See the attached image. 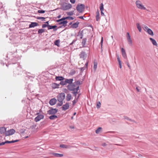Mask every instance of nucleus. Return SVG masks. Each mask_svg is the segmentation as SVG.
Here are the masks:
<instances>
[{
    "label": "nucleus",
    "instance_id": "obj_1",
    "mask_svg": "<svg viewBox=\"0 0 158 158\" xmlns=\"http://www.w3.org/2000/svg\"><path fill=\"white\" fill-rule=\"evenodd\" d=\"M72 7V6L70 4L65 3L61 5L60 8L63 10H66L69 9Z\"/></svg>",
    "mask_w": 158,
    "mask_h": 158
},
{
    "label": "nucleus",
    "instance_id": "obj_2",
    "mask_svg": "<svg viewBox=\"0 0 158 158\" xmlns=\"http://www.w3.org/2000/svg\"><path fill=\"white\" fill-rule=\"evenodd\" d=\"M76 10L80 13H82L85 10V6L82 4H78L76 6Z\"/></svg>",
    "mask_w": 158,
    "mask_h": 158
},
{
    "label": "nucleus",
    "instance_id": "obj_3",
    "mask_svg": "<svg viewBox=\"0 0 158 158\" xmlns=\"http://www.w3.org/2000/svg\"><path fill=\"white\" fill-rule=\"evenodd\" d=\"M137 7L139 9L141 10H145L146 8L142 5L141 2L139 1H137L135 2Z\"/></svg>",
    "mask_w": 158,
    "mask_h": 158
},
{
    "label": "nucleus",
    "instance_id": "obj_4",
    "mask_svg": "<svg viewBox=\"0 0 158 158\" xmlns=\"http://www.w3.org/2000/svg\"><path fill=\"white\" fill-rule=\"evenodd\" d=\"M74 83L72 84H69L67 86V88L70 91H74L76 90L77 87Z\"/></svg>",
    "mask_w": 158,
    "mask_h": 158
},
{
    "label": "nucleus",
    "instance_id": "obj_5",
    "mask_svg": "<svg viewBox=\"0 0 158 158\" xmlns=\"http://www.w3.org/2000/svg\"><path fill=\"white\" fill-rule=\"evenodd\" d=\"M15 131L13 129H10L8 130L5 133V136H7L10 135H13L15 132Z\"/></svg>",
    "mask_w": 158,
    "mask_h": 158
},
{
    "label": "nucleus",
    "instance_id": "obj_6",
    "mask_svg": "<svg viewBox=\"0 0 158 158\" xmlns=\"http://www.w3.org/2000/svg\"><path fill=\"white\" fill-rule=\"evenodd\" d=\"M57 111V110L56 109H51L48 111V113L49 114H54Z\"/></svg>",
    "mask_w": 158,
    "mask_h": 158
},
{
    "label": "nucleus",
    "instance_id": "obj_7",
    "mask_svg": "<svg viewBox=\"0 0 158 158\" xmlns=\"http://www.w3.org/2000/svg\"><path fill=\"white\" fill-rule=\"evenodd\" d=\"M80 58H83L85 60L87 56V54L84 51H82L79 55Z\"/></svg>",
    "mask_w": 158,
    "mask_h": 158
},
{
    "label": "nucleus",
    "instance_id": "obj_8",
    "mask_svg": "<svg viewBox=\"0 0 158 158\" xmlns=\"http://www.w3.org/2000/svg\"><path fill=\"white\" fill-rule=\"evenodd\" d=\"M44 116L42 114L38 115L35 118V120L36 122H38L40 121L41 119L44 118Z\"/></svg>",
    "mask_w": 158,
    "mask_h": 158
},
{
    "label": "nucleus",
    "instance_id": "obj_9",
    "mask_svg": "<svg viewBox=\"0 0 158 158\" xmlns=\"http://www.w3.org/2000/svg\"><path fill=\"white\" fill-rule=\"evenodd\" d=\"M68 22L66 20L60 21V28L62 27L63 26L65 27L67 26L66 24Z\"/></svg>",
    "mask_w": 158,
    "mask_h": 158
},
{
    "label": "nucleus",
    "instance_id": "obj_10",
    "mask_svg": "<svg viewBox=\"0 0 158 158\" xmlns=\"http://www.w3.org/2000/svg\"><path fill=\"white\" fill-rule=\"evenodd\" d=\"M69 106V104L68 103H66V104L64 105L61 107V108L63 110H65L68 109Z\"/></svg>",
    "mask_w": 158,
    "mask_h": 158
},
{
    "label": "nucleus",
    "instance_id": "obj_11",
    "mask_svg": "<svg viewBox=\"0 0 158 158\" xmlns=\"http://www.w3.org/2000/svg\"><path fill=\"white\" fill-rule=\"evenodd\" d=\"M56 100L55 98H52L49 101V104L52 106L55 105L56 102Z\"/></svg>",
    "mask_w": 158,
    "mask_h": 158
},
{
    "label": "nucleus",
    "instance_id": "obj_12",
    "mask_svg": "<svg viewBox=\"0 0 158 158\" xmlns=\"http://www.w3.org/2000/svg\"><path fill=\"white\" fill-rule=\"evenodd\" d=\"M79 23L77 21L76 23L73 24L71 26V27L73 28H76L78 27Z\"/></svg>",
    "mask_w": 158,
    "mask_h": 158
},
{
    "label": "nucleus",
    "instance_id": "obj_13",
    "mask_svg": "<svg viewBox=\"0 0 158 158\" xmlns=\"http://www.w3.org/2000/svg\"><path fill=\"white\" fill-rule=\"evenodd\" d=\"M38 24L36 22H31L29 25V28L34 27L37 26Z\"/></svg>",
    "mask_w": 158,
    "mask_h": 158
},
{
    "label": "nucleus",
    "instance_id": "obj_14",
    "mask_svg": "<svg viewBox=\"0 0 158 158\" xmlns=\"http://www.w3.org/2000/svg\"><path fill=\"white\" fill-rule=\"evenodd\" d=\"M6 132V129L4 127H0V133L2 134Z\"/></svg>",
    "mask_w": 158,
    "mask_h": 158
},
{
    "label": "nucleus",
    "instance_id": "obj_15",
    "mask_svg": "<svg viewBox=\"0 0 158 158\" xmlns=\"http://www.w3.org/2000/svg\"><path fill=\"white\" fill-rule=\"evenodd\" d=\"M59 85L55 83H53L52 84L51 86L53 89L57 88H59Z\"/></svg>",
    "mask_w": 158,
    "mask_h": 158
},
{
    "label": "nucleus",
    "instance_id": "obj_16",
    "mask_svg": "<svg viewBox=\"0 0 158 158\" xmlns=\"http://www.w3.org/2000/svg\"><path fill=\"white\" fill-rule=\"evenodd\" d=\"M149 39L154 45L157 46V44L155 40L152 38H150Z\"/></svg>",
    "mask_w": 158,
    "mask_h": 158
},
{
    "label": "nucleus",
    "instance_id": "obj_17",
    "mask_svg": "<svg viewBox=\"0 0 158 158\" xmlns=\"http://www.w3.org/2000/svg\"><path fill=\"white\" fill-rule=\"evenodd\" d=\"M79 86H77V88H76V90H75L74 91H73L72 92V93H73V95L75 97H76V95H77V92H78V90H79Z\"/></svg>",
    "mask_w": 158,
    "mask_h": 158
},
{
    "label": "nucleus",
    "instance_id": "obj_18",
    "mask_svg": "<svg viewBox=\"0 0 158 158\" xmlns=\"http://www.w3.org/2000/svg\"><path fill=\"white\" fill-rule=\"evenodd\" d=\"M65 79V82H66V84L68 83L69 84H70L72 83L73 81V79Z\"/></svg>",
    "mask_w": 158,
    "mask_h": 158
},
{
    "label": "nucleus",
    "instance_id": "obj_19",
    "mask_svg": "<svg viewBox=\"0 0 158 158\" xmlns=\"http://www.w3.org/2000/svg\"><path fill=\"white\" fill-rule=\"evenodd\" d=\"M99 12L98 10L96 12V19L97 21H98L99 19Z\"/></svg>",
    "mask_w": 158,
    "mask_h": 158
},
{
    "label": "nucleus",
    "instance_id": "obj_20",
    "mask_svg": "<svg viewBox=\"0 0 158 158\" xmlns=\"http://www.w3.org/2000/svg\"><path fill=\"white\" fill-rule=\"evenodd\" d=\"M60 147L63 148H70V146L65 144H60Z\"/></svg>",
    "mask_w": 158,
    "mask_h": 158
},
{
    "label": "nucleus",
    "instance_id": "obj_21",
    "mask_svg": "<svg viewBox=\"0 0 158 158\" xmlns=\"http://www.w3.org/2000/svg\"><path fill=\"white\" fill-rule=\"evenodd\" d=\"M71 94H68L66 97V100L67 101H69L71 100Z\"/></svg>",
    "mask_w": 158,
    "mask_h": 158
},
{
    "label": "nucleus",
    "instance_id": "obj_22",
    "mask_svg": "<svg viewBox=\"0 0 158 158\" xmlns=\"http://www.w3.org/2000/svg\"><path fill=\"white\" fill-rule=\"evenodd\" d=\"M87 39L86 38H84L82 40V44L83 47H85V45Z\"/></svg>",
    "mask_w": 158,
    "mask_h": 158
},
{
    "label": "nucleus",
    "instance_id": "obj_23",
    "mask_svg": "<svg viewBox=\"0 0 158 158\" xmlns=\"http://www.w3.org/2000/svg\"><path fill=\"white\" fill-rule=\"evenodd\" d=\"M97 62H94L93 69L94 72L96 71L97 69Z\"/></svg>",
    "mask_w": 158,
    "mask_h": 158
},
{
    "label": "nucleus",
    "instance_id": "obj_24",
    "mask_svg": "<svg viewBox=\"0 0 158 158\" xmlns=\"http://www.w3.org/2000/svg\"><path fill=\"white\" fill-rule=\"evenodd\" d=\"M148 33L150 35L153 36L154 35L153 31L150 29H148V31H147Z\"/></svg>",
    "mask_w": 158,
    "mask_h": 158
},
{
    "label": "nucleus",
    "instance_id": "obj_25",
    "mask_svg": "<svg viewBox=\"0 0 158 158\" xmlns=\"http://www.w3.org/2000/svg\"><path fill=\"white\" fill-rule=\"evenodd\" d=\"M136 25L137 28H138L139 31L141 32V31L142 29L141 26H140L139 23H137L136 24Z\"/></svg>",
    "mask_w": 158,
    "mask_h": 158
},
{
    "label": "nucleus",
    "instance_id": "obj_26",
    "mask_svg": "<svg viewBox=\"0 0 158 158\" xmlns=\"http://www.w3.org/2000/svg\"><path fill=\"white\" fill-rule=\"evenodd\" d=\"M65 95L64 93H60V98H61V99L63 100L65 98Z\"/></svg>",
    "mask_w": 158,
    "mask_h": 158
},
{
    "label": "nucleus",
    "instance_id": "obj_27",
    "mask_svg": "<svg viewBox=\"0 0 158 158\" xmlns=\"http://www.w3.org/2000/svg\"><path fill=\"white\" fill-rule=\"evenodd\" d=\"M19 141V140H12L11 141H6V143H13L15 142H17Z\"/></svg>",
    "mask_w": 158,
    "mask_h": 158
},
{
    "label": "nucleus",
    "instance_id": "obj_28",
    "mask_svg": "<svg viewBox=\"0 0 158 158\" xmlns=\"http://www.w3.org/2000/svg\"><path fill=\"white\" fill-rule=\"evenodd\" d=\"M57 118V116L55 115H52L50 116L49 117V118L50 119H54L56 118Z\"/></svg>",
    "mask_w": 158,
    "mask_h": 158
},
{
    "label": "nucleus",
    "instance_id": "obj_29",
    "mask_svg": "<svg viewBox=\"0 0 158 158\" xmlns=\"http://www.w3.org/2000/svg\"><path fill=\"white\" fill-rule=\"evenodd\" d=\"M76 86H79L81 83L80 81H77L73 83Z\"/></svg>",
    "mask_w": 158,
    "mask_h": 158
},
{
    "label": "nucleus",
    "instance_id": "obj_30",
    "mask_svg": "<svg viewBox=\"0 0 158 158\" xmlns=\"http://www.w3.org/2000/svg\"><path fill=\"white\" fill-rule=\"evenodd\" d=\"M102 129V128L101 127H98L97 129L96 130V133L97 134H99Z\"/></svg>",
    "mask_w": 158,
    "mask_h": 158
},
{
    "label": "nucleus",
    "instance_id": "obj_31",
    "mask_svg": "<svg viewBox=\"0 0 158 158\" xmlns=\"http://www.w3.org/2000/svg\"><path fill=\"white\" fill-rule=\"evenodd\" d=\"M66 84V82H65V79L64 80H62L60 82V85H64Z\"/></svg>",
    "mask_w": 158,
    "mask_h": 158
},
{
    "label": "nucleus",
    "instance_id": "obj_32",
    "mask_svg": "<svg viewBox=\"0 0 158 158\" xmlns=\"http://www.w3.org/2000/svg\"><path fill=\"white\" fill-rule=\"evenodd\" d=\"M75 10V9H74V10L71 11L70 12H68L67 13V15L69 16H71L73 14Z\"/></svg>",
    "mask_w": 158,
    "mask_h": 158
},
{
    "label": "nucleus",
    "instance_id": "obj_33",
    "mask_svg": "<svg viewBox=\"0 0 158 158\" xmlns=\"http://www.w3.org/2000/svg\"><path fill=\"white\" fill-rule=\"evenodd\" d=\"M54 44L58 47L59 46V40H56L54 42Z\"/></svg>",
    "mask_w": 158,
    "mask_h": 158
},
{
    "label": "nucleus",
    "instance_id": "obj_34",
    "mask_svg": "<svg viewBox=\"0 0 158 158\" xmlns=\"http://www.w3.org/2000/svg\"><path fill=\"white\" fill-rule=\"evenodd\" d=\"M128 44L131 45H132V42L131 38L127 39Z\"/></svg>",
    "mask_w": 158,
    "mask_h": 158
},
{
    "label": "nucleus",
    "instance_id": "obj_35",
    "mask_svg": "<svg viewBox=\"0 0 158 158\" xmlns=\"http://www.w3.org/2000/svg\"><path fill=\"white\" fill-rule=\"evenodd\" d=\"M56 26H50V25H48V29H52L56 27Z\"/></svg>",
    "mask_w": 158,
    "mask_h": 158
},
{
    "label": "nucleus",
    "instance_id": "obj_36",
    "mask_svg": "<svg viewBox=\"0 0 158 158\" xmlns=\"http://www.w3.org/2000/svg\"><path fill=\"white\" fill-rule=\"evenodd\" d=\"M36 19H40L42 21H45V18L43 17H37Z\"/></svg>",
    "mask_w": 158,
    "mask_h": 158
},
{
    "label": "nucleus",
    "instance_id": "obj_37",
    "mask_svg": "<svg viewBox=\"0 0 158 158\" xmlns=\"http://www.w3.org/2000/svg\"><path fill=\"white\" fill-rule=\"evenodd\" d=\"M44 31V29H40L38 31V33L39 34H41L43 33Z\"/></svg>",
    "mask_w": 158,
    "mask_h": 158
},
{
    "label": "nucleus",
    "instance_id": "obj_38",
    "mask_svg": "<svg viewBox=\"0 0 158 158\" xmlns=\"http://www.w3.org/2000/svg\"><path fill=\"white\" fill-rule=\"evenodd\" d=\"M122 55L123 58L125 59H127V57L126 52L122 53Z\"/></svg>",
    "mask_w": 158,
    "mask_h": 158
},
{
    "label": "nucleus",
    "instance_id": "obj_39",
    "mask_svg": "<svg viewBox=\"0 0 158 158\" xmlns=\"http://www.w3.org/2000/svg\"><path fill=\"white\" fill-rule=\"evenodd\" d=\"M100 9L101 11L104 10L103 4L102 3H101Z\"/></svg>",
    "mask_w": 158,
    "mask_h": 158
},
{
    "label": "nucleus",
    "instance_id": "obj_40",
    "mask_svg": "<svg viewBox=\"0 0 158 158\" xmlns=\"http://www.w3.org/2000/svg\"><path fill=\"white\" fill-rule=\"evenodd\" d=\"M117 59L118 63L119 65H121V61L120 60L119 57L118 56H117Z\"/></svg>",
    "mask_w": 158,
    "mask_h": 158
},
{
    "label": "nucleus",
    "instance_id": "obj_41",
    "mask_svg": "<svg viewBox=\"0 0 158 158\" xmlns=\"http://www.w3.org/2000/svg\"><path fill=\"white\" fill-rule=\"evenodd\" d=\"M103 42V37H102L100 44H101V49L102 51V44Z\"/></svg>",
    "mask_w": 158,
    "mask_h": 158
},
{
    "label": "nucleus",
    "instance_id": "obj_42",
    "mask_svg": "<svg viewBox=\"0 0 158 158\" xmlns=\"http://www.w3.org/2000/svg\"><path fill=\"white\" fill-rule=\"evenodd\" d=\"M16 65L18 66L17 69L21 71V68L20 65L18 63L16 64Z\"/></svg>",
    "mask_w": 158,
    "mask_h": 158
},
{
    "label": "nucleus",
    "instance_id": "obj_43",
    "mask_svg": "<svg viewBox=\"0 0 158 158\" xmlns=\"http://www.w3.org/2000/svg\"><path fill=\"white\" fill-rule=\"evenodd\" d=\"M65 18L69 20H73L74 19V18L73 17L71 16H68L66 17H65Z\"/></svg>",
    "mask_w": 158,
    "mask_h": 158
},
{
    "label": "nucleus",
    "instance_id": "obj_44",
    "mask_svg": "<svg viewBox=\"0 0 158 158\" xmlns=\"http://www.w3.org/2000/svg\"><path fill=\"white\" fill-rule=\"evenodd\" d=\"M101 103L100 102H99L98 103H97V105H96V107L97 109H99L100 108V106H101Z\"/></svg>",
    "mask_w": 158,
    "mask_h": 158
},
{
    "label": "nucleus",
    "instance_id": "obj_45",
    "mask_svg": "<svg viewBox=\"0 0 158 158\" xmlns=\"http://www.w3.org/2000/svg\"><path fill=\"white\" fill-rule=\"evenodd\" d=\"M78 100H77V98H75V99L73 101V105H74L75 104V103L77 102Z\"/></svg>",
    "mask_w": 158,
    "mask_h": 158
},
{
    "label": "nucleus",
    "instance_id": "obj_46",
    "mask_svg": "<svg viewBox=\"0 0 158 158\" xmlns=\"http://www.w3.org/2000/svg\"><path fill=\"white\" fill-rule=\"evenodd\" d=\"M39 13H44L45 12V11L43 10H39L38 11Z\"/></svg>",
    "mask_w": 158,
    "mask_h": 158
},
{
    "label": "nucleus",
    "instance_id": "obj_47",
    "mask_svg": "<svg viewBox=\"0 0 158 158\" xmlns=\"http://www.w3.org/2000/svg\"><path fill=\"white\" fill-rule=\"evenodd\" d=\"M49 25L48 24H43L42 25V28H45V27H48V25Z\"/></svg>",
    "mask_w": 158,
    "mask_h": 158
},
{
    "label": "nucleus",
    "instance_id": "obj_48",
    "mask_svg": "<svg viewBox=\"0 0 158 158\" xmlns=\"http://www.w3.org/2000/svg\"><path fill=\"white\" fill-rule=\"evenodd\" d=\"M125 63L127 64V66H128V67L130 69L131 68V66H130V65L129 64L128 60L126 61L125 62Z\"/></svg>",
    "mask_w": 158,
    "mask_h": 158
},
{
    "label": "nucleus",
    "instance_id": "obj_49",
    "mask_svg": "<svg viewBox=\"0 0 158 158\" xmlns=\"http://www.w3.org/2000/svg\"><path fill=\"white\" fill-rule=\"evenodd\" d=\"M79 34V33L78 34V35H79L80 36V39H82L83 38V34L82 33H81L80 35Z\"/></svg>",
    "mask_w": 158,
    "mask_h": 158
},
{
    "label": "nucleus",
    "instance_id": "obj_50",
    "mask_svg": "<svg viewBox=\"0 0 158 158\" xmlns=\"http://www.w3.org/2000/svg\"><path fill=\"white\" fill-rule=\"evenodd\" d=\"M127 39L131 38V36H130V34L128 32H127Z\"/></svg>",
    "mask_w": 158,
    "mask_h": 158
},
{
    "label": "nucleus",
    "instance_id": "obj_51",
    "mask_svg": "<svg viewBox=\"0 0 158 158\" xmlns=\"http://www.w3.org/2000/svg\"><path fill=\"white\" fill-rule=\"evenodd\" d=\"M75 73V71L73 70H72L71 72L70 73V74L72 75H73Z\"/></svg>",
    "mask_w": 158,
    "mask_h": 158
},
{
    "label": "nucleus",
    "instance_id": "obj_52",
    "mask_svg": "<svg viewBox=\"0 0 158 158\" xmlns=\"http://www.w3.org/2000/svg\"><path fill=\"white\" fill-rule=\"evenodd\" d=\"M77 39H75V40H73V42H72L70 44V45H72V44H73V43H75V42L77 41Z\"/></svg>",
    "mask_w": 158,
    "mask_h": 158
},
{
    "label": "nucleus",
    "instance_id": "obj_53",
    "mask_svg": "<svg viewBox=\"0 0 158 158\" xmlns=\"http://www.w3.org/2000/svg\"><path fill=\"white\" fill-rule=\"evenodd\" d=\"M149 28L148 27H147V26H145V27H144V30L145 31H148V29H149Z\"/></svg>",
    "mask_w": 158,
    "mask_h": 158
},
{
    "label": "nucleus",
    "instance_id": "obj_54",
    "mask_svg": "<svg viewBox=\"0 0 158 158\" xmlns=\"http://www.w3.org/2000/svg\"><path fill=\"white\" fill-rule=\"evenodd\" d=\"M5 143H6V141L4 142H2L1 143H0V146L3 145L5 144Z\"/></svg>",
    "mask_w": 158,
    "mask_h": 158
},
{
    "label": "nucleus",
    "instance_id": "obj_55",
    "mask_svg": "<svg viewBox=\"0 0 158 158\" xmlns=\"http://www.w3.org/2000/svg\"><path fill=\"white\" fill-rule=\"evenodd\" d=\"M121 52L122 53L126 52L125 50L123 48H122L121 49Z\"/></svg>",
    "mask_w": 158,
    "mask_h": 158
},
{
    "label": "nucleus",
    "instance_id": "obj_56",
    "mask_svg": "<svg viewBox=\"0 0 158 158\" xmlns=\"http://www.w3.org/2000/svg\"><path fill=\"white\" fill-rule=\"evenodd\" d=\"M53 155L55 156H57V157L59 156V154H58V153H54Z\"/></svg>",
    "mask_w": 158,
    "mask_h": 158
},
{
    "label": "nucleus",
    "instance_id": "obj_57",
    "mask_svg": "<svg viewBox=\"0 0 158 158\" xmlns=\"http://www.w3.org/2000/svg\"><path fill=\"white\" fill-rule=\"evenodd\" d=\"M124 118L125 119H127V120H129L130 119L128 117H127L126 116H124Z\"/></svg>",
    "mask_w": 158,
    "mask_h": 158
},
{
    "label": "nucleus",
    "instance_id": "obj_58",
    "mask_svg": "<svg viewBox=\"0 0 158 158\" xmlns=\"http://www.w3.org/2000/svg\"><path fill=\"white\" fill-rule=\"evenodd\" d=\"M70 2L72 3H74L75 2V0H70Z\"/></svg>",
    "mask_w": 158,
    "mask_h": 158
},
{
    "label": "nucleus",
    "instance_id": "obj_59",
    "mask_svg": "<svg viewBox=\"0 0 158 158\" xmlns=\"http://www.w3.org/2000/svg\"><path fill=\"white\" fill-rule=\"evenodd\" d=\"M64 78L61 76H60V81H61L64 80Z\"/></svg>",
    "mask_w": 158,
    "mask_h": 158
},
{
    "label": "nucleus",
    "instance_id": "obj_60",
    "mask_svg": "<svg viewBox=\"0 0 158 158\" xmlns=\"http://www.w3.org/2000/svg\"><path fill=\"white\" fill-rule=\"evenodd\" d=\"M65 17L63 18L62 19H60V21H64L65 19H67L65 18Z\"/></svg>",
    "mask_w": 158,
    "mask_h": 158
},
{
    "label": "nucleus",
    "instance_id": "obj_61",
    "mask_svg": "<svg viewBox=\"0 0 158 158\" xmlns=\"http://www.w3.org/2000/svg\"><path fill=\"white\" fill-rule=\"evenodd\" d=\"M103 10H101V15L102 16H104V13L103 12Z\"/></svg>",
    "mask_w": 158,
    "mask_h": 158
},
{
    "label": "nucleus",
    "instance_id": "obj_62",
    "mask_svg": "<svg viewBox=\"0 0 158 158\" xmlns=\"http://www.w3.org/2000/svg\"><path fill=\"white\" fill-rule=\"evenodd\" d=\"M130 121H131L132 122H133V123H136V122L134 120H132L131 119H130L129 120Z\"/></svg>",
    "mask_w": 158,
    "mask_h": 158
},
{
    "label": "nucleus",
    "instance_id": "obj_63",
    "mask_svg": "<svg viewBox=\"0 0 158 158\" xmlns=\"http://www.w3.org/2000/svg\"><path fill=\"white\" fill-rule=\"evenodd\" d=\"M107 145V144L105 143H103L102 144V146L105 147Z\"/></svg>",
    "mask_w": 158,
    "mask_h": 158
},
{
    "label": "nucleus",
    "instance_id": "obj_64",
    "mask_svg": "<svg viewBox=\"0 0 158 158\" xmlns=\"http://www.w3.org/2000/svg\"><path fill=\"white\" fill-rule=\"evenodd\" d=\"M3 7V5L2 3L0 2V9L2 8Z\"/></svg>",
    "mask_w": 158,
    "mask_h": 158
}]
</instances>
